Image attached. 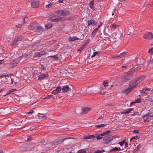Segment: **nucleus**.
<instances>
[{"label":"nucleus","mask_w":153,"mask_h":153,"mask_svg":"<svg viewBox=\"0 0 153 153\" xmlns=\"http://www.w3.org/2000/svg\"><path fill=\"white\" fill-rule=\"evenodd\" d=\"M52 26V24L50 23H47L45 26V28L47 29H48L51 28Z\"/></svg>","instance_id":"nucleus-28"},{"label":"nucleus","mask_w":153,"mask_h":153,"mask_svg":"<svg viewBox=\"0 0 153 153\" xmlns=\"http://www.w3.org/2000/svg\"><path fill=\"white\" fill-rule=\"evenodd\" d=\"M103 85H104V87L108 89H111V87L113 86V85H111V86H109L108 85V82H104L103 83Z\"/></svg>","instance_id":"nucleus-22"},{"label":"nucleus","mask_w":153,"mask_h":153,"mask_svg":"<svg viewBox=\"0 0 153 153\" xmlns=\"http://www.w3.org/2000/svg\"><path fill=\"white\" fill-rule=\"evenodd\" d=\"M135 80L138 83V84H139L144 81V77L143 76H139Z\"/></svg>","instance_id":"nucleus-9"},{"label":"nucleus","mask_w":153,"mask_h":153,"mask_svg":"<svg viewBox=\"0 0 153 153\" xmlns=\"http://www.w3.org/2000/svg\"><path fill=\"white\" fill-rule=\"evenodd\" d=\"M73 19V17H70L68 19L69 20H72Z\"/></svg>","instance_id":"nucleus-64"},{"label":"nucleus","mask_w":153,"mask_h":153,"mask_svg":"<svg viewBox=\"0 0 153 153\" xmlns=\"http://www.w3.org/2000/svg\"><path fill=\"white\" fill-rule=\"evenodd\" d=\"M84 48H85L83 46H82L77 50V51H79L80 52H81L82 51Z\"/></svg>","instance_id":"nucleus-46"},{"label":"nucleus","mask_w":153,"mask_h":153,"mask_svg":"<svg viewBox=\"0 0 153 153\" xmlns=\"http://www.w3.org/2000/svg\"><path fill=\"white\" fill-rule=\"evenodd\" d=\"M48 57H52L53 58L56 60H57L59 59V58L57 55H56L54 56H48Z\"/></svg>","instance_id":"nucleus-33"},{"label":"nucleus","mask_w":153,"mask_h":153,"mask_svg":"<svg viewBox=\"0 0 153 153\" xmlns=\"http://www.w3.org/2000/svg\"><path fill=\"white\" fill-rule=\"evenodd\" d=\"M70 12L68 10H62V15L67 16L69 15Z\"/></svg>","instance_id":"nucleus-25"},{"label":"nucleus","mask_w":153,"mask_h":153,"mask_svg":"<svg viewBox=\"0 0 153 153\" xmlns=\"http://www.w3.org/2000/svg\"><path fill=\"white\" fill-rule=\"evenodd\" d=\"M48 76V74H42L38 76V80L41 81L43 79L47 77Z\"/></svg>","instance_id":"nucleus-13"},{"label":"nucleus","mask_w":153,"mask_h":153,"mask_svg":"<svg viewBox=\"0 0 153 153\" xmlns=\"http://www.w3.org/2000/svg\"><path fill=\"white\" fill-rule=\"evenodd\" d=\"M9 76V75L7 74V75H3L1 76H0V78H2L6 76Z\"/></svg>","instance_id":"nucleus-50"},{"label":"nucleus","mask_w":153,"mask_h":153,"mask_svg":"<svg viewBox=\"0 0 153 153\" xmlns=\"http://www.w3.org/2000/svg\"><path fill=\"white\" fill-rule=\"evenodd\" d=\"M55 14L58 16H60L62 15V10L56 11Z\"/></svg>","instance_id":"nucleus-19"},{"label":"nucleus","mask_w":153,"mask_h":153,"mask_svg":"<svg viewBox=\"0 0 153 153\" xmlns=\"http://www.w3.org/2000/svg\"><path fill=\"white\" fill-rule=\"evenodd\" d=\"M127 52H124L118 55V56L120 58H122L127 55Z\"/></svg>","instance_id":"nucleus-29"},{"label":"nucleus","mask_w":153,"mask_h":153,"mask_svg":"<svg viewBox=\"0 0 153 153\" xmlns=\"http://www.w3.org/2000/svg\"><path fill=\"white\" fill-rule=\"evenodd\" d=\"M91 110V108H90L88 107H84L82 108V112L85 114H86Z\"/></svg>","instance_id":"nucleus-17"},{"label":"nucleus","mask_w":153,"mask_h":153,"mask_svg":"<svg viewBox=\"0 0 153 153\" xmlns=\"http://www.w3.org/2000/svg\"><path fill=\"white\" fill-rule=\"evenodd\" d=\"M105 152L104 150H97L94 153H102Z\"/></svg>","instance_id":"nucleus-39"},{"label":"nucleus","mask_w":153,"mask_h":153,"mask_svg":"<svg viewBox=\"0 0 153 153\" xmlns=\"http://www.w3.org/2000/svg\"><path fill=\"white\" fill-rule=\"evenodd\" d=\"M129 87L133 90L136 86L138 85L136 81L135 80L134 81H131L129 82Z\"/></svg>","instance_id":"nucleus-6"},{"label":"nucleus","mask_w":153,"mask_h":153,"mask_svg":"<svg viewBox=\"0 0 153 153\" xmlns=\"http://www.w3.org/2000/svg\"><path fill=\"white\" fill-rule=\"evenodd\" d=\"M44 118H47V117L45 115H44L43 116H39V119H42Z\"/></svg>","instance_id":"nucleus-47"},{"label":"nucleus","mask_w":153,"mask_h":153,"mask_svg":"<svg viewBox=\"0 0 153 153\" xmlns=\"http://www.w3.org/2000/svg\"><path fill=\"white\" fill-rule=\"evenodd\" d=\"M37 26H38V23L36 22L31 23L29 25L28 28L30 30H34L36 31V29H37Z\"/></svg>","instance_id":"nucleus-4"},{"label":"nucleus","mask_w":153,"mask_h":153,"mask_svg":"<svg viewBox=\"0 0 153 153\" xmlns=\"http://www.w3.org/2000/svg\"><path fill=\"white\" fill-rule=\"evenodd\" d=\"M99 94H105V92L104 91H101L99 92Z\"/></svg>","instance_id":"nucleus-52"},{"label":"nucleus","mask_w":153,"mask_h":153,"mask_svg":"<svg viewBox=\"0 0 153 153\" xmlns=\"http://www.w3.org/2000/svg\"><path fill=\"white\" fill-rule=\"evenodd\" d=\"M27 17H25V18H24L23 19V24L25 23V18H27Z\"/></svg>","instance_id":"nucleus-59"},{"label":"nucleus","mask_w":153,"mask_h":153,"mask_svg":"<svg viewBox=\"0 0 153 153\" xmlns=\"http://www.w3.org/2000/svg\"><path fill=\"white\" fill-rule=\"evenodd\" d=\"M134 70L131 69L128 72H126L122 78V79L124 81H126L130 79L135 73Z\"/></svg>","instance_id":"nucleus-1"},{"label":"nucleus","mask_w":153,"mask_h":153,"mask_svg":"<svg viewBox=\"0 0 153 153\" xmlns=\"http://www.w3.org/2000/svg\"><path fill=\"white\" fill-rule=\"evenodd\" d=\"M88 26L90 25H96L97 23H95V22L94 21L92 20H90L88 21Z\"/></svg>","instance_id":"nucleus-26"},{"label":"nucleus","mask_w":153,"mask_h":153,"mask_svg":"<svg viewBox=\"0 0 153 153\" xmlns=\"http://www.w3.org/2000/svg\"><path fill=\"white\" fill-rule=\"evenodd\" d=\"M32 140V139L31 138H30V137L29 138L28 137V138H27V140Z\"/></svg>","instance_id":"nucleus-62"},{"label":"nucleus","mask_w":153,"mask_h":153,"mask_svg":"<svg viewBox=\"0 0 153 153\" xmlns=\"http://www.w3.org/2000/svg\"><path fill=\"white\" fill-rule=\"evenodd\" d=\"M90 42L89 39L88 40L87 42H85V44L82 46L84 48L85 47V46L89 43Z\"/></svg>","instance_id":"nucleus-42"},{"label":"nucleus","mask_w":153,"mask_h":153,"mask_svg":"<svg viewBox=\"0 0 153 153\" xmlns=\"http://www.w3.org/2000/svg\"><path fill=\"white\" fill-rule=\"evenodd\" d=\"M94 0L91 1L90 2V7L91 9H93L94 8Z\"/></svg>","instance_id":"nucleus-35"},{"label":"nucleus","mask_w":153,"mask_h":153,"mask_svg":"<svg viewBox=\"0 0 153 153\" xmlns=\"http://www.w3.org/2000/svg\"><path fill=\"white\" fill-rule=\"evenodd\" d=\"M95 138V136L93 135H90L85 137L83 138V139H94Z\"/></svg>","instance_id":"nucleus-16"},{"label":"nucleus","mask_w":153,"mask_h":153,"mask_svg":"<svg viewBox=\"0 0 153 153\" xmlns=\"http://www.w3.org/2000/svg\"><path fill=\"white\" fill-rule=\"evenodd\" d=\"M42 68L43 70H45L46 69L44 67H42Z\"/></svg>","instance_id":"nucleus-63"},{"label":"nucleus","mask_w":153,"mask_h":153,"mask_svg":"<svg viewBox=\"0 0 153 153\" xmlns=\"http://www.w3.org/2000/svg\"><path fill=\"white\" fill-rule=\"evenodd\" d=\"M62 17L56 18L54 19L53 18H50V20L51 21L53 22H58L62 21Z\"/></svg>","instance_id":"nucleus-10"},{"label":"nucleus","mask_w":153,"mask_h":153,"mask_svg":"<svg viewBox=\"0 0 153 153\" xmlns=\"http://www.w3.org/2000/svg\"><path fill=\"white\" fill-rule=\"evenodd\" d=\"M3 60H0V65L2 64L3 63Z\"/></svg>","instance_id":"nucleus-58"},{"label":"nucleus","mask_w":153,"mask_h":153,"mask_svg":"<svg viewBox=\"0 0 153 153\" xmlns=\"http://www.w3.org/2000/svg\"><path fill=\"white\" fill-rule=\"evenodd\" d=\"M98 54V52L97 51H96L95 52H94L92 56H91L92 58L94 57H95L96 55Z\"/></svg>","instance_id":"nucleus-43"},{"label":"nucleus","mask_w":153,"mask_h":153,"mask_svg":"<svg viewBox=\"0 0 153 153\" xmlns=\"http://www.w3.org/2000/svg\"><path fill=\"white\" fill-rule=\"evenodd\" d=\"M106 126V125H105L104 124H102L99 125H97L96 126V127L97 128H99L101 127H102L105 126Z\"/></svg>","instance_id":"nucleus-36"},{"label":"nucleus","mask_w":153,"mask_h":153,"mask_svg":"<svg viewBox=\"0 0 153 153\" xmlns=\"http://www.w3.org/2000/svg\"><path fill=\"white\" fill-rule=\"evenodd\" d=\"M144 38L148 39H151L153 38V34L151 32L145 33L144 35Z\"/></svg>","instance_id":"nucleus-5"},{"label":"nucleus","mask_w":153,"mask_h":153,"mask_svg":"<svg viewBox=\"0 0 153 153\" xmlns=\"http://www.w3.org/2000/svg\"><path fill=\"white\" fill-rule=\"evenodd\" d=\"M31 7L33 8H36L39 6V2L37 0H34L31 2Z\"/></svg>","instance_id":"nucleus-7"},{"label":"nucleus","mask_w":153,"mask_h":153,"mask_svg":"<svg viewBox=\"0 0 153 153\" xmlns=\"http://www.w3.org/2000/svg\"><path fill=\"white\" fill-rule=\"evenodd\" d=\"M86 151L85 149H81L78 151L77 153H86Z\"/></svg>","instance_id":"nucleus-37"},{"label":"nucleus","mask_w":153,"mask_h":153,"mask_svg":"<svg viewBox=\"0 0 153 153\" xmlns=\"http://www.w3.org/2000/svg\"><path fill=\"white\" fill-rule=\"evenodd\" d=\"M107 132V133L108 134H109L111 132V131H106Z\"/></svg>","instance_id":"nucleus-61"},{"label":"nucleus","mask_w":153,"mask_h":153,"mask_svg":"<svg viewBox=\"0 0 153 153\" xmlns=\"http://www.w3.org/2000/svg\"><path fill=\"white\" fill-rule=\"evenodd\" d=\"M52 96V95H48V96L47 97V98L48 99H50L51 98V97Z\"/></svg>","instance_id":"nucleus-56"},{"label":"nucleus","mask_w":153,"mask_h":153,"mask_svg":"<svg viewBox=\"0 0 153 153\" xmlns=\"http://www.w3.org/2000/svg\"><path fill=\"white\" fill-rule=\"evenodd\" d=\"M141 101V100L140 99H138L135 102H140Z\"/></svg>","instance_id":"nucleus-55"},{"label":"nucleus","mask_w":153,"mask_h":153,"mask_svg":"<svg viewBox=\"0 0 153 153\" xmlns=\"http://www.w3.org/2000/svg\"><path fill=\"white\" fill-rule=\"evenodd\" d=\"M150 89L148 88H143L142 90L140 91V93H146L148 91H149Z\"/></svg>","instance_id":"nucleus-20"},{"label":"nucleus","mask_w":153,"mask_h":153,"mask_svg":"<svg viewBox=\"0 0 153 153\" xmlns=\"http://www.w3.org/2000/svg\"><path fill=\"white\" fill-rule=\"evenodd\" d=\"M45 51H43L40 52H36L34 54L36 56L40 57L42 56L45 55Z\"/></svg>","instance_id":"nucleus-11"},{"label":"nucleus","mask_w":153,"mask_h":153,"mask_svg":"<svg viewBox=\"0 0 153 153\" xmlns=\"http://www.w3.org/2000/svg\"><path fill=\"white\" fill-rule=\"evenodd\" d=\"M125 142V141L124 140H123L122 141L118 143V144H119L121 146H123V144Z\"/></svg>","instance_id":"nucleus-44"},{"label":"nucleus","mask_w":153,"mask_h":153,"mask_svg":"<svg viewBox=\"0 0 153 153\" xmlns=\"http://www.w3.org/2000/svg\"><path fill=\"white\" fill-rule=\"evenodd\" d=\"M133 90L129 87L126 89L122 91V93L128 94L132 91Z\"/></svg>","instance_id":"nucleus-14"},{"label":"nucleus","mask_w":153,"mask_h":153,"mask_svg":"<svg viewBox=\"0 0 153 153\" xmlns=\"http://www.w3.org/2000/svg\"><path fill=\"white\" fill-rule=\"evenodd\" d=\"M120 150V148H117V147H115L114 148H113V149H111V152H112V151H117L118 150Z\"/></svg>","instance_id":"nucleus-38"},{"label":"nucleus","mask_w":153,"mask_h":153,"mask_svg":"<svg viewBox=\"0 0 153 153\" xmlns=\"http://www.w3.org/2000/svg\"><path fill=\"white\" fill-rule=\"evenodd\" d=\"M53 0L51 1V3L50 4H49L48 5H46V8H49L52 7L54 5V4H53Z\"/></svg>","instance_id":"nucleus-30"},{"label":"nucleus","mask_w":153,"mask_h":153,"mask_svg":"<svg viewBox=\"0 0 153 153\" xmlns=\"http://www.w3.org/2000/svg\"><path fill=\"white\" fill-rule=\"evenodd\" d=\"M21 39V38L20 37H17L16 39H15L12 43L11 44L12 46H13L16 45L18 41L19 40H20Z\"/></svg>","instance_id":"nucleus-18"},{"label":"nucleus","mask_w":153,"mask_h":153,"mask_svg":"<svg viewBox=\"0 0 153 153\" xmlns=\"http://www.w3.org/2000/svg\"><path fill=\"white\" fill-rule=\"evenodd\" d=\"M70 89V88L69 86L67 85L63 86L62 88V91L63 93L67 92Z\"/></svg>","instance_id":"nucleus-15"},{"label":"nucleus","mask_w":153,"mask_h":153,"mask_svg":"<svg viewBox=\"0 0 153 153\" xmlns=\"http://www.w3.org/2000/svg\"><path fill=\"white\" fill-rule=\"evenodd\" d=\"M112 137L111 135H108L103 138V141L105 144H109L112 140Z\"/></svg>","instance_id":"nucleus-3"},{"label":"nucleus","mask_w":153,"mask_h":153,"mask_svg":"<svg viewBox=\"0 0 153 153\" xmlns=\"http://www.w3.org/2000/svg\"><path fill=\"white\" fill-rule=\"evenodd\" d=\"M22 25L19 24L18 25H16L15 26V28H21L22 26Z\"/></svg>","instance_id":"nucleus-48"},{"label":"nucleus","mask_w":153,"mask_h":153,"mask_svg":"<svg viewBox=\"0 0 153 153\" xmlns=\"http://www.w3.org/2000/svg\"><path fill=\"white\" fill-rule=\"evenodd\" d=\"M132 139H133V140H134V139H137V138H138V137L137 136H136V137H132Z\"/></svg>","instance_id":"nucleus-54"},{"label":"nucleus","mask_w":153,"mask_h":153,"mask_svg":"<svg viewBox=\"0 0 153 153\" xmlns=\"http://www.w3.org/2000/svg\"><path fill=\"white\" fill-rule=\"evenodd\" d=\"M149 118V115H144L143 117V119L144 120V122H146L148 121V119Z\"/></svg>","instance_id":"nucleus-24"},{"label":"nucleus","mask_w":153,"mask_h":153,"mask_svg":"<svg viewBox=\"0 0 153 153\" xmlns=\"http://www.w3.org/2000/svg\"><path fill=\"white\" fill-rule=\"evenodd\" d=\"M134 108H128L126 110H125L121 112L122 114H129L131 111L134 110Z\"/></svg>","instance_id":"nucleus-12"},{"label":"nucleus","mask_w":153,"mask_h":153,"mask_svg":"<svg viewBox=\"0 0 153 153\" xmlns=\"http://www.w3.org/2000/svg\"><path fill=\"white\" fill-rule=\"evenodd\" d=\"M101 134H102V136H103L104 135H108L106 131H105L103 132L102 133H101Z\"/></svg>","instance_id":"nucleus-51"},{"label":"nucleus","mask_w":153,"mask_h":153,"mask_svg":"<svg viewBox=\"0 0 153 153\" xmlns=\"http://www.w3.org/2000/svg\"><path fill=\"white\" fill-rule=\"evenodd\" d=\"M119 27V25L115 23H113L111 24L110 25V27L113 29H115Z\"/></svg>","instance_id":"nucleus-23"},{"label":"nucleus","mask_w":153,"mask_h":153,"mask_svg":"<svg viewBox=\"0 0 153 153\" xmlns=\"http://www.w3.org/2000/svg\"><path fill=\"white\" fill-rule=\"evenodd\" d=\"M102 134H99L98 136L96 137V138L97 140H99L103 138L102 137Z\"/></svg>","instance_id":"nucleus-41"},{"label":"nucleus","mask_w":153,"mask_h":153,"mask_svg":"<svg viewBox=\"0 0 153 153\" xmlns=\"http://www.w3.org/2000/svg\"><path fill=\"white\" fill-rule=\"evenodd\" d=\"M61 90L62 88L60 86H57L55 90L52 91V94L54 95L56 94L59 93Z\"/></svg>","instance_id":"nucleus-8"},{"label":"nucleus","mask_w":153,"mask_h":153,"mask_svg":"<svg viewBox=\"0 0 153 153\" xmlns=\"http://www.w3.org/2000/svg\"><path fill=\"white\" fill-rule=\"evenodd\" d=\"M43 30V28L41 26H37L36 32H40Z\"/></svg>","instance_id":"nucleus-31"},{"label":"nucleus","mask_w":153,"mask_h":153,"mask_svg":"<svg viewBox=\"0 0 153 153\" xmlns=\"http://www.w3.org/2000/svg\"><path fill=\"white\" fill-rule=\"evenodd\" d=\"M34 113V111L33 110H31L29 111H28L27 112H26L27 114H30L32 113Z\"/></svg>","instance_id":"nucleus-49"},{"label":"nucleus","mask_w":153,"mask_h":153,"mask_svg":"<svg viewBox=\"0 0 153 153\" xmlns=\"http://www.w3.org/2000/svg\"><path fill=\"white\" fill-rule=\"evenodd\" d=\"M39 46V44H36L32 46L31 47L32 49L33 50H35L38 48Z\"/></svg>","instance_id":"nucleus-27"},{"label":"nucleus","mask_w":153,"mask_h":153,"mask_svg":"<svg viewBox=\"0 0 153 153\" xmlns=\"http://www.w3.org/2000/svg\"><path fill=\"white\" fill-rule=\"evenodd\" d=\"M98 31V28H95L92 32L91 34L92 37H94L96 34L97 32Z\"/></svg>","instance_id":"nucleus-32"},{"label":"nucleus","mask_w":153,"mask_h":153,"mask_svg":"<svg viewBox=\"0 0 153 153\" xmlns=\"http://www.w3.org/2000/svg\"><path fill=\"white\" fill-rule=\"evenodd\" d=\"M111 137H112V140L114 138H119L120 137L119 136H117V135H114V136H112V135H111Z\"/></svg>","instance_id":"nucleus-45"},{"label":"nucleus","mask_w":153,"mask_h":153,"mask_svg":"<svg viewBox=\"0 0 153 153\" xmlns=\"http://www.w3.org/2000/svg\"><path fill=\"white\" fill-rule=\"evenodd\" d=\"M15 89H13L11 90H9L8 91H7L6 92V94L5 95H4V96H5L7 95H8L9 94H10L12 93L13 91H15Z\"/></svg>","instance_id":"nucleus-34"},{"label":"nucleus","mask_w":153,"mask_h":153,"mask_svg":"<svg viewBox=\"0 0 153 153\" xmlns=\"http://www.w3.org/2000/svg\"><path fill=\"white\" fill-rule=\"evenodd\" d=\"M108 35L110 36H112L114 39H120L123 37V33L120 32H115L112 33L111 32L107 33Z\"/></svg>","instance_id":"nucleus-2"},{"label":"nucleus","mask_w":153,"mask_h":153,"mask_svg":"<svg viewBox=\"0 0 153 153\" xmlns=\"http://www.w3.org/2000/svg\"><path fill=\"white\" fill-rule=\"evenodd\" d=\"M58 2L59 3H63L62 0H59Z\"/></svg>","instance_id":"nucleus-57"},{"label":"nucleus","mask_w":153,"mask_h":153,"mask_svg":"<svg viewBox=\"0 0 153 153\" xmlns=\"http://www.w3.org/2000/svg\"><path fill=\"white\" fill-rule=\"evenodd\" d=\"M125 143V146H126V147H127L128 146V144H127V142H125L124 143Z\"/></svg>","instance_id":"nucleus-60"},{"label":"nucleus","mask_w":153,"mask_h":153,"mask_svg":"<svg viewBox=\"0 0 153 153\" xmlns=\"http://www.w3.org/2000/svg\"><path fill=\"white\" fill-rule=\"evenodd\" d=\"M148 53L151 55H153V47L149 50Z\"/></svg>","instance_id":"nucleus-40"},{"label":"nucleus","mask_w":153,"mask_h":153,"mask_svg":"<svg viewBox=\"0 0 153 153\" xmlns=\"http://www.w3.org/2000/svg\"><path fill=\"white\" fill-rule=\"evenodd\" d=\"M133 132L135 133H139V130H135Z\"/></svg>","instance_id":"nucleus-53"},{"label":"nucleus","mask_w":153,"mask_h":153,"mask_svg":"<svg viewBox=\"0 0 153 153\" xmlns=\"http://www.w3.org/2000/svg\"><path fill=\"white\" fill-rule=\"evenodd\" d=\"M79 39V38H77L76 36L71 37L68 39V40L70 42L73 41L75 40H78Z\"/></svg>","instance_id":"nucleus-21"}]
</instances>
